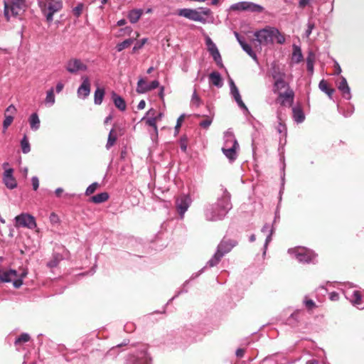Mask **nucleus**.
<instances>
[{
    "mask_svg": "<svg viewBox=\"0 0 364 364\" xmlns=\"http://www.w3.org/2000/svg\"><path fill=\"white\" fill-rule=\"evenodd\" d=\"M232 208L230 194L224 190L221 198L215 204H210L204 209V215L208 221H217L223 219Z\"/></svg>",
    "mask_w": 364,
    "mask_h": 364,
    "instance_id": "nucleus-1",
    "label": "nucleus"
},
{
    "mask_svg": "<svg viewBox=\"0 0 364 364\" xmlns=\"http://www.w3.org/2000/svg\"><path fill=\"white\" fill-rule=\"evenodd\" d=\"M255 41L259 43V46H268L273 44L274 40L276 39L277 43L283 44L285 42L284 36L279 31L274 27H266L263 29L255 32Z\"/></svg>",
    "mask_w": 364,
    "mask_h": 364,
    "instance_id": "nucleus-2",
    "label": "nucleus"
},
{
    "mask_svg": "<svg viewBox=\"0 0 364 364\" xmlns=\"http://www.w3.org/2000/svg\"><path fill=\"white\" fill-rule=\"evenodd\" d=\"M177 14L180 16L202 23L212 22L213 20L212 11L208 8L201 7L198 9H181Z\"/></svg>",
    "mask_w": 364,
    "mask_h": 364,
    "instance_id": "nucleus-3",
    "label": "nucleus"
},
{
    "mask_svg": "<svg viewBox=\"0 0 364 364\" xmlns=\"http://www.w3.org/2000/svg\"><path fill=\"white\" fill-rule=\"evenodd\" d=\"M27 274L28 272L26 270L18 274L15 269H0V283L13 282L15 288H19L22 286L23 280Z\"/></svg>",
    "mask_w": 364,
    "mask_h": 364,
    "instance_id": "nucleus-4",
    "label": "nucleus"
},
{
    "mask_svg": "<svg viewBox=\"0 0 364 364\" xmlns=\"http://www.w3.org/2000/svg\"><path fill=\"white\" fill-rule=\"evenodd\" d=\"M27 0H10L4 1V16L9 21L11 16L21 15L28 7Z\"/></svg>",
    "mask_w": 364,
    "mask_h": 364,
    "instance_id": "nucleus-5",
    "label": "nucleus"
},
{
    "mask_svg": "<svg viewBox=\"0 0 364 364\" xmlns=\"http://www.w3.org/2000/svg\"><path fill=\"white\" fill-rule=\"evenodd\" d=\"M288 253L301 263H314L317 255L304 247H297L288 250Z\"/></svg>",
    "mask_w": 364,
    "mask_h": 364,
    "instance_id": "nucleus-6",
    "label": "nucleus"
},
{
    "mask_svg": "<svg viewBox=\"0 0 364 364\" xmlns=\"http://www.w3.org/2000/svg\"><path fill=\"white\" fill-rule=\"evenodd\" d=\"M39 5L48 22L53 20V15L63 7L62 0H39Z\"/></svg>",
    "mask_w": 364,
    "mask_h": 364,
    "instance_id": "nucleus-7",
    "label": "nucleus"
},
{
    "mask_svg": "<svg viewBox=\"0 0 364 364\" xmlns=\"http://www.w3.org/2000/svg\"><path fill=\"white\" fill-rule=\"evenodd\" d=\"M65 68L70 74L77 75L80 73L86 72L88 67L81 59L71 58L65 63Z\"/></svg>",
    "mask_w": 364,
    "mask_h": 364,
    "instance_id": "nucleus-8",
    "label": "nucleus"
},
{
    "mask_svg": "<svg viewBox=\"0 0 364 364\" xmlns=\"http://www.w3.org/2000/svg\"><path fill=\"white\" fill-rule=\"evenodd\" d=\"M232 11H248L251 13H262L264 7L259 4L251 1H240L233 4L230 8Z\"/></svg>",
    "mask_w": 364,
    "mask_h": 364,
    "instance_id": "nucleus-9",
    "label": "nucleus"
},
{
    "mask_svg": "<svg viewBox=\"0 0 364 364\" xmlns=\"http://www.w3.org/2000/svg\"><path fill=\"white\" fill-rule=\"evenodd\" d=\"M127 364H151V358L147 353V347L141 346L140 349L128 359Z\"/></svg>",
    "mask_w": 364,
    "mask_h": 364,
    "instance_id": "nucleus-10",
    "label": "nucleus"
},
{
    "mask_svg": "<svg viewBox=\"0 0 364 364\" xmlns=\"http://www.w3.org/2000/svg\"><path fill=\"white\" fill-rule=\"evenodd\" d=\"M16 228H26L33 230L36 227L35 218L28 213H21L14 218Z\"/></svg>",
    "mask_w": 364,
    "mask_h": 364,
    "instance_id": "nucleus-11",
    "label": "nucleus"
},
{
    "mask_svg": "<svg viewBox=\"0 0 364 364\" xmlns=\"http://www.w3.org/2000/svg\"><path fill=\"white\" fill-rule=\"evenodd\" d=\"M191 203L192 199L188 194H183L176 198V208L181 219H183L184 215L191 205Z\"/></svg>",
    "mask_w": 364,
    "mask_h": 364,
    "instance_id": "nucleus-12",
    "label": "nucleus"
},
{
    "mask_svg": "<svg viewBox=\"0 0 364 364\" xmlns=\"http://www.w3.org/2000/svg\"><path fill=\"white\" fill-rule=\"evenodd\" d=\"M205 45L207 46V49L210 54L212 55L213 60L216 63V64L220 67H223V63L222 60V57L220 55V53L216 46V45L214 43V42L212 41V39L209 36L205 37Z\"/></svg>",
    "mask_w": 364,
    "mask_h": 364,
    "instance_id": "nucleus-13",
    "label": "nucleus"
},
{
    "mask_svg": "<svg viewBox=\"0 0 364 364\" xmlns=\"http://www.w3.org/2000/svg\"><path fill=\"white\" fill-rule=\"evenodd\" d=\"M159 86V82L156 80H153L150 84H148L144 78L140 77L137 82L136 92L139 94H144L156 89Z\"/></svg>",
    "mask_w": 364,
    "mask_h": 364,
    "instance_id": "nucleus-14",
    "label": "nucleus"
},
{
    "mask_svg": "<svg viewBox=\"0 0 364 364\" xmlns=\"http://www.w3.org/2000/svg\"><path fill=\"white\" fill-rule=\"evenodd\" d=\"M228 82L230 85V95H232L237 105L241 109L245 110L246 112H248V109L243 102L239 90L237 87L236 85L235 84L232 78H229Z\"/></svg>",
    "mask_w": 364,
    "mask_h": 364,
    "instance_id": "nucleus-15",
    "label": "nucleus"
},
{
    "mask_svg": "<svg viewBox=\"0 0 364 364\" xmlns=\"http://www.w3.org/2000/svg\"><path fill=\"white\" fill-rule=\"evenodd\" d=\"M343 294L347 299L355 307L359 309H364L363 306L362 296L360 293L357 290H353L352 293L348 291H343Z\"/></svg>",
    "mask_w": 364,
    "mask_h": 364,
    "instance_id": "nucleus-16",
    "label": "nucleus"
},
{
    "mask_svg": "<svg viewBox=\"0 0 364 364\" xmlns=\"http://www.w3.org/2000/svg\"><path fill=\"white\" fill-rule=\"evenodd\" d=\"M277 100L282 106L291 107L293 104L294 92L291 88H288L284 92L277 94Z\"/></svg>",
    "mask_w": 364,
    "mask_h": 364,
    "instance_id": "nucleus-17",
    "label": "nucleus"
},
{
    "mask_svg": "<svg viewBox=\"0 0 364 364\" xmlns=\"http://www.w3.org/2000/svg\"><path fill=\"white\" fill-rule=\"evenodd\" d=\"M81 79L82 82L80 87L77 88V94L79 98L84 100L90 95V82L87 76L84 75L81 77Z\"/></svg>",
    "mask_w": 364,
    "mask_h": 364,
    "instance_id": "nucleus-18",
    "label": "nucleus"
},
{
    "mask_svg": "<svg viewBox=\"0 0 364 364\" xmlns=\"http://www.w3.org/2000/svg\"><path fill=\"white\" fill-rule=\"evenodd\" d=\"M14 169L9 168L5 169L3 174V182L9 189H14L17 187V182L14 176Z\"/></svg>",
    "mask_w": 364,
    "mask_h": 364,
    "instance_id": "nucleus-19",
    "label": "nucleus"
},
{
    "mask_svg": "<svg viewBox=\"0 0 364 364\" xmlns=\"http://www.w3.org/2000/svg\"><path fill=\"white\" fill-rule=\"evenodd\" d=\"M237 242L231 240H223L217 247V252H219L223 257L231 251L236 246Z\"/></svg>",
    "mask_w": 364,
    "mask_h": 364,
    "instance_id": "nucleus-20",
    "label": "nucleus"
},
{
    "mask_svg": "<svg viewBox=\"0 0 364 364\" xmlns=\"http://www.w3.org/2000/svg\"><path fill=\"white\" fill-rule=\"evenodd\" d=\"M224 144L222 148L239 147V144L231 129L227 130L224 133Z\"/></svg>",
    "mask_w": 364,
    "mask_h": 364,
    "instance_id": "nucleus-21",
    "label": "nucleus"
},
{
    "mask_svg": "<svg viewBox=\"0 0 364 364\" xmlns=\"http://www.w3.org/2000/svg\"><path fill=\"white\" fill-rule=\"evenodd\" d=\"M338 89L341 92L342 96L347 100L351 99L350 88L348 86V82L345 77L341 76L340 82L338 83Z\"/></svg>",
    "mask_w": 364,
    "mask_h": 364,
    "instance_id": "nucleus-22",
    "label": "nucleus"
},
{
    "mask_svg": "<svg viewBox=\"0 0 364 364\" xmlns=\"http://www.w3.org/2000/svg\"><path fill=\"white\" fill-rule=\"evenodd\" d=\"M240 149L239 147H229L222 148V151L225 157L230 161L233 162L237 157V151Z\"/></svg>",
    "mask_w": 364,
    "mask_h": 364,
    "instance_id": "nucleus-23",
    "label": "nucleus"
},
{
    "mask_svg": "<svg viewBox=\"0 0 364 364\" xmlns=\"http://www.w3.org/2000/svg\"><path fill=\"white\" fill-rule=\"evenodd\" d=\"M144 14L141 9H132L128 12L127 18L131 23H136Z\"/></svg>",
    "mask_w": 364,
    "mask_h": 364,
    "instance_id": "nucleus-24",
    "label": "nucleus"
},
{
    "mask_svg": "<svg viewBox=\"0 0 364 364\" xmlns=\"http://www.w3.org/2000/svg\"><path fill=\"white\" fill-rule=\"evenodd\" d=\"M112 99L113 102L117 108H118L120 111H124L127 107L126 102L119 95H118L116 92H112Z\"/></svg>",
    "mask_w": 364,
    "mask_h": 364,
    "instance_id": "nucleus-25",
    "label": "nucleus"
},
{
    "mask_svg": "<svg viewBox=\"0 0 364 364\" xmlns=\"http://www.w3.org/2000/svg\"><path fill=\"white\" fill-rule=\"evenodd\" d=\"M209 80L212 85L218 88L222 87L223 85V80L222 79V77L220 74L218 72H212L209 75Z\"/></svg>",
    "mask_w": 364,
    "mask_h": 364,
    "instance_id": "nucleus-26",
    "label": "nucleus"
},
{
    "mask_svg": "<svg viewBox=\"0 0 364 364\" xmlns=\"http://www.w3.org/2000/svg\"><path fill=\"white\" fill-rule=\"evenodd\" d=\"M288 88H291L287 82H285L284 79L281 80H277L274 82L273 85V92L275 94H279L282 92V90H287Z\"/></svg>",
    "mask_w": 364,
    "mask_h": 364,
    "instance_id": "nucleus-27",
    "label": "nucleus"
},
{
    "mask_svg": "<svg viewBox=\"0 0 364 364\" xmlns=\"http://www.w3.org/2000/svg\"><path fill=\"white\" fill-rule=\"evenodd\" d=\"M272 77L274 82L285 79L286 74L278 66L274 65L272 68Z\"/></svg>",
    "mask_w": 364,
    "mask_h": 364,
    "instance_id": "nucleus-28",
    "label": "nucleus"
},
{
    "mask_svg": "<svg viewBox=\"0 0 364 364\" xmlns=\"http://www.w3.org/2000/svg\"><path fill=\"white\" fill-rule=\"evenodd\" d=\"M31 129L33 131H37L40 128V119L36 113H33L28 119Z\"/></svg>",
    "mask_w": 364,
    "mask_h": 364,
    "instance_id": "nucleus-29",
    "label": "nucleus"
},
{
    "mask_svg": "<svg viewBox=\"0 0 364 364\" xmlns=\"http://www.w3.org/2000/svg\"><path fill=\"white\" fill-rule=\"evenodd\" d=\"M303 59V55L301 53V48L297 46H293V53L291 56V60L294 63H300Z\"/></svg>",
    "mask_w": 364,
    "mask_h": 364,
    "instance_id": "nucleus-30",
    "label": "nucleus"
},
{
    "mask_svg": "<svg viewBox=\"0 0 364 364\" xmlns=\"http://www.w3.org/2000/svg\"><path fill=\"white\" fill-rule=\"evenodd\" d=\"M293 118L296 123H301L305 119L304 114L302 109L299 107H293Z\"/></svg>",
    "mask_w": 364,
    "mask_h": 364,
    "instance_id": "nucleus-31",
    "label": "nucleus"
},
{
    "mask_svg": "<svg viewBox=\"0 0 364 364\" xmlns=\"http://www.w3.org/2000/svg\"><path fill=\"white\" fill-rule=\"evenodd\" d=\"M105 96V90L103 88L97 87L94 93V102L95 105H100L102 104Z\"/></svg>",
    "mask_w": 364,
    "mask_h": 364,
    "instance_id": "nucleus-32",
    "label": "nucleus"
},
{
    "mask_svg": "<svg viewBox=\"0 0 364 364\" xmlns=\"http://www.w3.org/2000/svg\"><path fill=\"white\" fill-rule=\"evenodd\" d=\"M108 198V193L106 192H102L91 197L90 200L95 203H101L107 201Z\"/></svg>",
    "mask_w": 364,
    "mask_h": 364,
    "instance_id": "nucleus-33",
    "label": "nucleus"
},
{
    "mask_svg": "<svg viewBox=\"0 0 364 364\" xmlns=\"http://www.w3.org/2000/svg\"><path fill=\"white\" fill-rule=\"evenodd\" d=\"M55 102V97L54 95V89L51 87L46 92V97L45 99V104L48 107L53 106Z\"/></svg>",
    "mask_w": 364,
    "mask_h": 364,
    "instance_id": "nucleus-34",
    "label": "nucleus"
},
{
    "mask_svg": "<svg viewBox=\"0 0 364 364\" xmlns=\"http://www.w3.org/2000/svg\"><path fill=\"white\" fill-rule=\"evenodd\" d=\"M135 41V38H127L124 40V41L118 43L116 46V49L118 52L122 51L124 49L129 47Z\"/></svg>",
    "mask_w": 364,
    "mask_h": 364,
    "instance_id": "nucleus-35",
    "label": "nucleus"
},
{
    "mask_svg": "<svg viewBox=\"0 0 364 364\" xmlns=\"http://www.w3.org/2000/svg\"><path fill=\"white\" fill-rule=\"evenodd\" d=\"M117 140V134L115 133L114 130L112 129L109 131L107 142L106 144L107 149H109L116 142Z\"/></svg>",
    "mask_w": 364,
    "mask_h": 364,
    "instance_id": "nucleus-36",
    "label": "nucleus"
},
{
    "mask_svg": "<svg viewBox=\"0 0 364 364\" xmlns=\"http://www.w3.org/2000/svg\"><path fill=\"white\" fill-rule=\"evenodd\" d=\"M223 256L219 252H215L213 256L207 262V266L213 267L216 266L220 261Z\"/></svg>",
    "mask_w": 364,
    "mask_h": 364,
    "instance_id": "nucleus-37",
    "label": "nucleus"
},
{
    "mask_svg": "<svg viewBox=\"0 0 364 364\" xmlns=\"http://www.w3.org/2000/svg\"><path fill=\"white\" fill-rule=\"evenodd\" d=\"M144 119H146V124L147 125L154 128V132H155L156 135H157L158 134V129H157V126H156L157 117H148L147 119H146V117H144L141 120H144Z\"/></svg>",
    "mask_w": 364,
    "mask_h": 364,
    "instance_id": "nucleus-38",
    "label": "nucleus"
},
{
    "mask_svg": "<svg viewBox=\"0 0 364 364\" xmlns=\"http://www.w3.org/2000/svg\"><path fill=\"white\" fill-rule=\"evenodd\" d=\"M30 339H31V336H29L28 333H23L20 335V336H18V338H16V340L14 341V344L16 346H18L19 344L28 342L30 341Z\"/></svg>",
    "mask_w": 364,
    "mask_h": 364,
    "instance_id": "nucleus-39",
    "label": "nucleus"
},
{
    "mask_svg": "<svg viewBox=\"0 0 364 364\" xmlns=\"http://www.w3.org/2000/svg\"><path fill=\"white\" fill-rule=\"evenodd\" d=\"M21 147L23 154H28L31 151L29 141L26 136H24L21 141Z\"/></svg>",
    "mask_w": 364,
    "mask_h": 364,
    "instance_id": "nucleus-40",
    "label": "nucleus"
},
{
    "mask_svg": "<svg viewBox=\"0 0 364 364\" xmlns=\"http://www.w3.org/2000/svg\"><path fill=\"white\" fill-rule=\"evenodd\" d=\"M314 55L312 54H309L306 58V67L307 70L312 74L314 72Z\"/></svg>",
    "mask_w": 364,
    "mask_h": 364,
    "instance_id": "nucleus-41",
    "label": "nucleus"
},
{
    "mask_svg": "<svg viewBox=\"0 0 364 364\" xmlns=\"http://www.w3.org/2000/svg\"><path fill=\"white\" fill-rule=\"evenodd\" d=\"M242 50L246 52L255 62H257V57L255 53L252 50L251 46L245 45Z\"/></svg>",
    "mask_w": 364,
    "mask_h": 364,
    "instance_id": "nucleus-42",
    "label": "nucleus"
},
{
    "mask_svg": "<svg viewBox=\"0 0 364 364\" xmlns=\"http://www.w3.org/2000/svg\"><path fill=\"white\" fill-rule=\"evenodd\" d=\"M4 120L3 122V129L4 132H5L8 127L11 124V123L14 121V116L12 115H7L6 114H4Z\"/></svg>",
    "mask_w": 364,
    "mask_h": 364,
    "instance_id": "nucleus-43",
    "label": "nucleus"
},
{
    "mask_svg": "<svg viewBox=\"0 0 364 364\" xmlns=\"http://www.w3.org/2000/svg\"><path fill=\"white\" fill-rule=\"evenodd\" d=\"M191 103L192 105H195L197 107H199L200 105L201 104V100L198 95L196 90L193 91V93L192 95Z\"/></svg>",
    "mask_w": 364,
    "mask_h": 364,
    "instance_id": "nucleus-44",
    "label": "nucleus"
},
{
    "mask_svg": "<svg viewBox=\"0 0 364 364\" xmlns=\"http://www.w3.org/2000/svg\"><path fill=\"white\" fill-rule=\"evenodd\" d=\"M273 232H274V228H271L269 230V233L267 235V237H266V240H265V242H264V244L263 255L266 254L267 246H268L269 243L272 241V237Z\"/></svg>",
    "mask_w": 364,
    "mask_h": 364,
    "instance_id": "nucleus-45",
    "label": "nucleus"
},
{
    "mask_svg": "<svg viewBox=\"0 0 364 364\" xmlns=\"http://www.w3.org/2000/svg\"><path fill=\"white\" fill-rule=\"evenodd\" d=\"M62 257L60 255H54L53 259L48 262V266L50 268L57 267Z\"/></svg>",
    "mask_w": 364,
    "mask_h": 364,
    "instance_id": "nucleus-46",
    "label": "nucleus"
},
{
    "mask_svg": "<svg viewBox=\"0 0 364 364\" xmlns=\"http://www.w3.org/2000/svg\"><path fill=\"white\" fill-rule=\"evenodd\" d=\"M148 39L146 38H142L140 41H137L132 48L133 53H135L138 50L142 48V47L146 43Z\"/></svg>",
    "mask_w": 364,
    "mask_h": 364,
    "instance_id": "nucleus-47",
    "label": "nucleus"
},
{
    "mask_svg": "<svg viewBox=\"0 0 364 364\" xmlns=\"http://www.w3.org/2000/svg\"><path fill=\"white\" fill-rule=\"evenodd\" d=\"M279 122L277 127V130L278 133H279L280 134H284V136H286V134H287L286 125L281 122L280 119H279Z\"/></svg>",
    "mask_w": 364,
    "mask_h": 364,
    "instance_id": "nucleus-48",
    "label": "nucleus"
},
{
    "mask_svg": "<svg viewBox=\"0 0 364 364\" xmlns=\"http://www.w3.org/2000/svg\"><path fill=\"white\" fill-rule=\"evenodd\" d=\"M98 183L97 182H95V183H92V184H90L86 189L85 191V194L87 196H90L91 195L92 193H93L96 189L98 187Z\"/></svg>",
    "mask_w": 364,
    "mask_h": 364,
    "instance_id": "nucleus-49",
    "label": "nucleus"
},
{
    "mask_svg": "<svg viewBox=\"0 0 364 364\" xmlns=\"http://www.w3.org/2000/svg\"><path fill=\"white\" fill-rule=\"evenodd\" d=\"M213 122L212 117H207L205 119L200 122V126L204 129H208Z\"/></svg>",
    "mask_w": 364,
    "mask_h": 364,
    "instance_id": "nucleus-50",
    "label": "nucleus"
},
{
    "mask_svg": "<svg viewBox=\"0 0 364 364\" xmlns=\"http://www.w3.org/2000/svg\"><path fill=\"white\" fill-rule=\"evenodd\" d=\"M180 147L182 151L186 152L187 150V138L181 137L180 139Z\"/></svg>",
    "mask_w": 364,
    "mask_h": 364,
    "instance_id": "nucleus-51",
    "label": "nucleus"
},
{
    "mask_svg": "<svg viewBox=\"0 0 364 364\" xmlns=\"http://www.w3.org/2000/svg\"><path fill=\"white\" fill-rule=\"evenodd\" d=\"M16 112V108L15 107V106L14 105H9L6 109V111H5V114H6L7 115H14L15 114Z\"/></svg>",
    "mask_w": 364,
    "mask_h": 364,
    "instance_id": "nucleus-52",
    "label": "nucleus"
},
{
    "mask_svg": "<svg viewBox=\"0 0 364 364\" xmlns=\"http://www.w3.org/2000/svg\"><path fill=\"white\" fill-rule=\"evenodd\" d=\"M304 303L306 307L309 310L314 309L316 306L314 301L311 299H305Z\"/></svg>",
    "mask_w": 364,
    "mask_h": 364,
    "instance_id": "nucleus-53",
    "label": "nucleus"
},
{
    "mask_svg": "<svg viewBox=\"0 0 364 364\" xmlns=\"http://www.w3.org/2000/svg\"><path fill=\"white\" fill-rule=\"evenodd\" d=\"M184 119V114H181L177 119L176 124L175 126V132L176 133H178L179 129L181 126V124Z\"/></svg>",
    "mask_w": 364,
    "mask_h": 364,
    "instance_id": "nucleus-54",
    "label": "nucleus"
},
{
    "mask_svg": "<svg viewBox=\"0 0 364 364\" xmlns=\"http://www.w3.org/2000/svg\"><path fill=\"white\" fill-rule=\"evenodd\" d=\"M31 183L33 186V189L34 191H37L39 187V180L37 176H33L31 178Z\"/></svg>",
    "mask_w": 364,
    "mask_h": 364,
    "instance_id": "nucleus-55",
    "label": "nucleus"
},
{
    "mask_svg": "<svg viewBox=\"0 0 364 364\" xmlns=\"http://www.w3.org/2000/svg\"><path fill=\"white\" fill-rule=\"evenodd\" d=\"M314 28V23H311V22H309L307 24V29L305 31L306 37H307V38L309 37Z\"/></svg>",
    "mask_w": 364,
    "mask_h": 364,
    "instance_id": "nucleus-56",
    "label": "nucleus"
},
{
    "mask_svg": "<svg viewBox=\"0 0 364 364\" xmlns=\"http://www.w3.org/2000/svg\"><path fill=\"white\" fill-rule=\"evenodd\" d=\"M83 6L80 4L73 9V13L76 16H79L82 11Z\"/></svg>",
    "mask_w": 364,
    "mask_h": 364,
    "instance_id": "nucleus-57",
    "label": "nucleus"
},
{
    "mask_svg": "<svg viewBox=\"0 0 364 364\" xmlns=\"http://www.w3.org/2000/svg\"><path fill=\"white\" fill-rule=\"evenodd\" d=\"M318 87L319 89L323 92H325L328 89V84L324 80L320 81Z\"/></svg>",
    "mask_w": 364,
    "mask_h": 364,
    "instance_id": "nucleus-58",
    "label": "nucleus"
},
{
    "mask_svg": "<svg viewBox=\"0 0 364 364\" xmlns=\"http://www.w3.org/2000/svg\"><path fill=\"white\" fill-rule=\"evenodd\" d=\"M329 299L331 301H338L339 299V294L336 291L331 292L329 294Z\"/></svg>",
    "mask_w": 364,
    "mask_h": 364,
    "instance_id": "nucleus-59",
    "label": "nucleus"
},
{
    "mask_svg": "<svg viewBox=\"0 0 364 364\" xmlns=\"http://www.w3.org/2000/svg\"><path fill=\"white\" fill-rule=\"evenodd\" d=\"M271 228H273V227H272V226H271L270 225H269V224L266 223V224H264V225H263V227H262V228L261 231H262V232H264V233L267 232V234H268V233H269V230H270Z\"/></svg>",
    "mask_w": 364,
    "mask_h": 364,
    "instance_id": "nucleus-60",
    "label": "nucleus"
},
{
    "mask_svg": "<svg viewBox=\"0 0 364 364\" xmlns=\"http://www.w3.org/2000/svg\"><path fill=\"white\" fill-rule=\"evenodd\" d=\"M63 87H64L63 83H62L61 82H58L56 85V87H55L56 92L60 93L63 90Z\"/></svg>",
    "mask_w": 364,
    "mask_h": 364,
    "instance_id": "nucleus-61",
    "label": "nucleus"
},
{
    "mask_svg": "<svg viewBox=\"0 0 364 364\" xmlns=\"http://www.w3.org/2000/svg\"><path fill=\"white\" fill-rule=\"evenodd\" d=\"M245 354V350L242 348H238L237 349L235 352V355L238 358H242Z\"/></svg>",
    "mask_w": 364,
    "mask_h": 364,
    "instance_id": "nucleus-62",
    "label": "nucleus"
},
{
    "mask_svg": "<svg viewBox=\"0 0 364 364\" xmlns=\"http://www.w3.org/2000/svg\"><path fill=\"white\" fill-rule=\"evenodd\" d=\"M50 220L51 223H56L58 220V217L55 213H52L50 215Z\"/></svg>",
    "mask_w": 364,
    "mask_h": 364,
    "instance_id": "nucleus-63",
    "label": "nucleus"
},
{
    "mask_svg": "<svg viewBox=\"0 0 364 364\" xmlns=\"http://www.w3.org/2000/svg\"><path fill=\"white\" fill-rule=\"evenodd\" d=\"M335 68V75H340L342 70L341 66L337 62H336Z\"/></svg>",
    "mask_w": 364,
    "mask_h": 364,
    "instance_id": "nucleus-64",
    "label": "nucleus"
}]
</instances>
